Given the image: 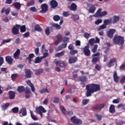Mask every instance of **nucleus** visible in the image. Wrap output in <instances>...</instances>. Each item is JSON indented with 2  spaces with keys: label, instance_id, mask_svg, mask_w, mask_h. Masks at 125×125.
<instances>
[{
  "label": "nucleus",
  "instance_id": "f257e3e1",
  "mask_svg": "<svg viewBox=\"0 0 125 125\" xmlns=\"http://www.w3.org/2000/svg\"><path fill=\"white\" fill-rule=\"evenodd\" d=\"M86 96L87 97H89V96H91L92 93L97 92V91L100 90V85L95 83L87 84L86 85Z\"/></svg>",
  "mask_w": 125,
  "mask_h": 125
},
{
  "label": "nucleus",
  "instance_id": "f03ea898",
  "mask_svg": "<svg viewBox=\"0 0 125 125\" xmlns=\"http://www.w3.org/2000/svg\"><path fill=\"white\" fill-rule=\"evenodd\" d=\"M113 41L118 45H123L125 43V37L118 35L115 36Z\"/></svg>",
  "mask_w": 125,
  "mask_h": 125
},
{
  "label": "nucleus",
  "instance_id": "7ed1b4c3",
  "mask_svg": "<svg viewBox=\"0 0 125 125\" xmlns=\"http://www.w3.org/2000/svg\"><path fill=\"white\" fill-rule=\"evenodd\" d=\"M100 52H97V53L94 54L92 55V57L93 58L92 59V63L93 64H96L98 61H100Z\"/></svg>",
  "mask_w": 125,
  "mask_h": 125
},
{
  "label": "nucleus",
  "instance_id": "20e7f679",
  "mask_svg": "<svg viewBox=\"0 0 125 125\" xmlns=\"http://www.w3.org/2000/svg\"><path fill=\"white\" fill-rule=\"evenodd\" d=\"M83 50V53H84L85 56H90L91 52L89 49V45L87 44L82 49Z\"/></svg>",
  "mask_w": 125,
  "mask_h": 125
},
{
  "label": "nucleus",
  "instance_id": "39448f33",
  "mask_svg": "<svg viewBox=\"0 0 125 125\" xmlns=\"http://www.w3.org/2000/svg\"><path fill=\"white\" fill-rule=\"evenodd\" d=\"M70 120L75 125H81L83 124V121L79 119L76 118L75 116L71 117Z\"/></svg>",
  "mask_w": 125,
  "mask_h": 125
},
{
  "label": "nucleus",
  "instance_id": "423d86ee",
  "mask_svg": "<svg viewBox=\"0 0 125 125\" xmlns=\"http://www.w3.org/2000/svg\"><path fill=\"white\" fill-rule=\"evenodd\" d=\"M104 106L105 104H96L93 105H92L91 107L93 109V110H100V111H101L103 108H104Z\"/></svg>",
  "mask_w": 125,
  "mask_h": 125
},
{
  "label": "nucleus",
  "instance_id": "0eeeda50",
  "mask_svg": "<svg viewBox=\"0 0 125 125\" xmlns=\"http://www.w3.org/2000/svg\"><path fill=\"white\" fill-rule=\"evenodd\" d=\"M115 63H117V58H113L107 62V67L112 68L115 65Z\"/></svg>",
  "mask_w": 125,
  "mask_h": 125
},
{
  "label": "nucleus",
  "instance_id": "6e6552de",
  "mask_svg": "<svg viewBox=\"0 0 125 125\" xmlns=\"http://www.w3.org/2000/svg\"><path fill=\"white\" fill-rule=\"evenodd\" d=\"M36 111L40 115V116L42 118V113H45L46 112V110L44 109V108L42 106H39L38 108H36Z\"/></svg>",
  "mask_w": 125,
  "mask_h": 125
},
{
  "label": "nucleus",
  "instance_id": "1a4fd4ad",
  "mask_svg": "<svg viewBox=\"0 0 125 125\" xmlns=\"http://www.w3.org/2000/svg\"><path fill=\"white\" fill-rule=\"evenodd\" d=\"M19 27H20V24H16L15 26H13L12 29L13 35H18L19 34Z\"/></svg>",
  "mask_w": 125,
  "mask_h": 125
},
{
  "label": "nucleus",
  "instance_id": "9d476101",
  "mask_svg": "<svg viewBox=\"0 0 125 125\" xmlns=\"http://www.w3.org/2000/svg\"><path fill=\"white\" fill-rule=\"evenodd\" d=\"M41 10L40 11V13H45L48 10V5L47 4L44 3L41 5Z\"/></svg>",
  "mask_w": 125,
  "mask_h": 125
},
{
  "label": "nucleus",
  "instance_id": "9b49d317",
  "mask_svg": "<svg viewBox=\"0 0 125 125\" xmlns=\"http://www.w3.org/2000/svg\"><path fill=\"white\" fill-rule=\"evenodd\" d=\"M50 8L52 9H54V8H56L57 6H58V2L56 0H51L50 2Z\"/></svg>",
  "mask_w": 125,
  "mask_h": 125
},
{
  "label": "nucleus",
  "instance_id": "f8f14e48",
  "mask_svg": "<svg viewBox=\"0 0 125 125\" xmlns=\"http://www.w3.org/2000/svg\"><path fill=\"white\" fill-rule=\"evenodd\" d=\"M60 109L62 110V113H63V114L65 115L66 114H68V116H73V114H74V113H73V111L67 112L66 110V108H65V107H64L63 105L60 106Z\"/></svg>",
  "mask_w": 125,
  "mask_h": 125
},
{
  "label": "nucleus",
  "instance_id": "ddd939ff",
  "mask_svg": "<svg viewBox=\"0 0 125 125\" xmlns=\"http://www.w3.org/2000/svg\"><path fill=\"white\" fill-rule=\"evenodd\" d=\"M116 33V29H110L107 32V36L109 38V39H112L114 36V34Z\"/></svg>",
  "mask_w": 125,
  "mask_h": 125
},
{
  "label": "nucleus",
  "instance_id": "4468645a",
  "mask_svg": "<svg viewBox=\"0 0 125 125\" xmlns=\"http://www.w3.org/2000/svg\"><path fill=\"white\" fill-rule=\"evenodd\" d=\"M78 61V57H70L68 59V63L69 64H74V63H76Z\"/></svg>",
  "mask_w": 125,
  "mask_h": 125
},
{
  "label": "nucleus",
  "instance_id": "2eb2a0df",
  "mask_svg": "<svg viewBox=\"0 0 125 125\" xmlns=\"http://www.w3.org/2000/svg\"><path fill=\"white\" fill-rule=\"evenodd\" d=\"M5 61H6L9 65H12V64H13V59H12L11 56H7L5 57Z\"/></svg>",
  "mask_w": 125,
  "mask_h": 125
},
{
  "label": "nucleus",
  "instance_id": "dca6fc26",
  "mask_svg": "<svg viewBox=\"0 0 125 125\" xmlns=\"http://www.w3.org/2000/svg\"><path fill=\"white\" fill-rule=\"evenodd\" d=\"M25 78L30 79L32 78V71L29 69H25Z\"/></svg>",
  "mask_w": 125,
  "mask_h": 125
},
{
  "label": "nucleus",
  "instance_id": "f3484780",
  "mask_svg": "<svg viewBox=\"0 0 125 125\" xmlns=\"http://www.w3.org/2000/svg\"><path fill=\"white\" fill-rule=\"evenodd\" d=\"M113 80L116 83H119V76H118L117 71H115L113 73Z\"/></svg>",
  "mask_w": 125,
  "mask_h": 125
},
{
  "label": "nucleus",
  "instance_id": "a211bd4d",
  "mask_svg": "<svg viewBox=\"0 0 125 125\" xmlns=\"http://www.w3.org/2000/svg\"><path fill=\"white\" fill-rule=\"evenodd\" d=\"M16 92L13 91H10L8 92V95L9 99H14L15 98V94Z\"/></svg>",
  "mask_w": 125,
  "mask_h": 125
},
{
  "label": "nucleus",
  "instance_id": "6ab92c4d",
  "mask_svg": "<svg viewBox=\"0 0 125 125\" xmlns=\"http://www.w3.org/2000/svg\"><path fill=\"white\" fill-rule=\"evenodd\" d=\"M67 42H64V43H62V44L59 45L58 47V51H60V50L64 49V48H66V47H67Z\"/></svg>",
  "mask_w": 125,
  "mask_h": 125
},
{
  "label": "nucleus",
  "instance_id": "aec40b11",
  "mask_svg": "<svg viewBox=\"0 0 125 125\" xmlns=\"http://www.w3.org/2000/svg\"><path fill=\"white\" fill-rule=\"evenodd\" d=\"M19 115L22 114V116H27V109L25 108H22L19 112Z\"/></svg>",
  "mask_w": 125,
  "mask_h": 125
},
{
  "label": "nucleus",
  "instance_id": "412c9836",
  "mask_svg": "<svg viewBox=\"0 0 125 125\" xmlns=\"http://www.w3.org/2000/svg\"><path fill=\"white\" fill-rule=\"evenodd\" d=\"M49 30H50V31H53V27L52 26H47V27H46L45 30V33L46 36H49V34H50V31H49Z\"/></svg>",
  "mask_w": 125,
  "mask_h": 125
},
{
  "label": "nucleus",
  "instance_id": "4be33fe9",
  "mask_svg": "<svg viewBox=\"0 0 125 125\" xmlns=\"http://www.w3.org/2000/svg\"><path fill=\"white\" fill-rule=\"evenodd\" d=\"M21 51L19 49H17L16 51L14 53V58L16 60L19 59V56H20Z\"/></svg>",
  "mask_w": 125,
  "mask_h": 125
},
{
  "label": "nucleus",
  "instance_id": "5701e85b",
  "mask_svg": "<svg viewBox=\"0 0 125 125\" xmlns=\"http://www.w3.org/2000/svg\"><path fill=\"white\" fill-rule=\"evenodd\" d=\"M35 56V54L32 53L29 55V56L25 59L26 61H28L29 64H32V58Z\"/></svg>",
  "mask_w": 125,
  "mask_h": 125
},
{
  "label": "nucleus",
  "instance_id": "b1692460",
  "mask_svg": "<svg viewBox=\"0 0 125 125\" xmlns=\"http://www.w3.org/2000/svg\"><path fill=\"white\" fill-rule=\"evenodd\" d=\"M78 6L75 3H72L71 4V6L69 7L70 10H72V11H76L77 10V8Z\"/></svg>",
  "mask_w": 125,
  "mask_h": 125
},
{
  "label": "nucleus",
  "instance_id": "393cba45",
  "mask_svg": "<svg viewBox=\"0 0 125 125\" xmlns=\"http://www.w3.org/2000/svg\"><path fill=\"white\" fill-rule=\"evenodd\" d=\"M5 12V14L6 15H8L10 12V9L9 8H7L5 9L4 8H3L1 10V13L2 14L4 13Z\"/></svg>",
  "mask_w": 125,
  "mask_h": 125
},
{
  "label": "nucleus",
  "instance_id": "a878e982",
  "mask_svg": "<svg viewBox=\"0 0 125 125\" xmlns=\"http://www.w3.org/2000/svg\"><path fill=\"white\" fill-rule=\"evenodd\" d=\"M65 56V51H62L60 53H57L55 54V57H58L60 58V57H62V56Z\"/></svg>",
  "mask_w": 125,
  "mask_h": 125
},
{
  "label": "nucleus",
  "instance_id": "bb28decb",
  "mask_svg": "<svg viewBox=\"0 0 125 125\" xmlns=\"http://www.w3.org/2000/svg\"><path fill=\"white\" fill-rule=\"evenodd\" d=\"M109 112L111 114H115L116 109L115 108V105L114 104H111L109 107Z\"/></svg>",
  "mask_w": 125,
  "mask_h": 125
},
{
  "label": "nucleus",
  "instance_id": "cd10ccee",
  "mask_svg": "<svg viewBox=\"0 0 125 125\" xmlns=\"http://www.w3.org/2000/svg\"><path fill=\"white\" fill-rule=\"evenodd\" d=\"M104 23L105 25H110V24H112V18L109 19H105L104 21Z\"/></svg>",
  "mask_w": 125,
  "mask_h": 125
},
{
  "label": "nucleus",
  "instance_id": "c85d7f7f",
  "mask_svg": "<svg viewBox=\"0 0 125 125\" xmlns=\"http://www.w3.org/2000/svg\"><path fill=\"white\" fill-rule=\"evenodd\" d=\"M51 25H52V27H54L57 30H60L61 29V26L60 25L56 23H54V22H51Z\"/></svg>",
  "mask_w": 125,
  "mask_h": 125
},
{
  "label": "nucleus",
  "instance_id": "c756f323",
  "mask_svg": "<svg viewBox=\"0 0 125 125\" xmlns=\"http://www.w3.org/2000/svg\"><path fill=\"white\" fill-rule=\"evenodd\" d=\"M13 4L17 9L19 10L21 8V4L18 2H15Z\"/></svg>",
  "mask_w": 125,
  "mask_h": 125
},
{
  "label": "nucleus",
  "instance_id": "7c9ffc66",
  "mask_svg": "<svg viewBox=\"0 0 125 125\" xmlns=\"http://www.w3.org/2000/svg\"><path fill=\"white\" fill-rule=\"evenodd\" d=\"M17 90L20 93H22V92H24L25 91V88L24 86H19Z\"/></svg>",
  "mask_w": 125,
  "mask_h": 125
},
{
  "label": "nucleus",
  "instance_id": "2f4dec72",
  "mask_svg": "<svg viewBox=\"0 0 125 125\" xmlns=\"http://www.w3.org/2000/svg\"><path fill=\"white\" fill-rule=\"evenodd\" d=\"M87 80V78H86L85 76H80L79 78V82H86Z\"/></svg>",
  "mask_w": 125,
  "mask_h": 125
},
{
  "label": "nucleus",
  "instance_id": "473e14b6",
  "mask_svg": "<svg viewBox=\"0 0 125 125\" xmlns=\"http://www.w3.org/2000/svg\"><path fill=\"white\" fill-rule=\"evenodd\" d=\"M120 20V17L118 16H114L113 17V21H112V23L113 24H115L118 22Z\"/></svg>",
  "mask_w": 125,
  "mask_h": 125
},
{
  "label": "nucleus",
  "instance_id": "72a5a7b5",
  "mask_svg": "<svg viewBox=\"0 0 125 125\" xmlns=\"http://www.w3.org/2000/svg\"><path fill=\"white\" fill-rule=\"evenodd\" d=\"M34 29L35 31H37L38 32H42V29L40 26V24H36L34 26Z\"/></svg>",
  "mask_w": 125,
  "mask_h": 125
},
{
  "label": "nucleus",
  "instance_id": "f704fd0d",
  "mask_svg": "<svg viewBox=\"0 0 125 125\" xmlns=\"http://www.w3.org/2000/svg\"><path fill=\"white\" fill-rule=\"evenodd\" d=\"M96 9L95 5H92L89 9V13H94Z\"/></svg>",
  "mask_w": 125,
  "mask_h": 125
},
{
  "label": "nucleus",
  "instance_id": "c9c22d12",
  "mask_svg": "<svg viewBox=\"0 0 125 125\" xmlns=\"http://www.w3.org/2000/svg\"><path fill=\"white\" fill-rule=\"evenodd\" d=\"M72 19L74 20V21H78L80 19V17L78 15H74L72 14L71 16Z\"/></svg>",
  "mask_w": 125,
  "mask_h": 125
},
{
  "label": "nucleus",
  "instance_id": "e433bc0d",
  "mask_svg": "<svg viewBox=\"0 0 125 125\" xmlns=\"http://www.w3.org/2000/svg\"><path fill=\"white\" fill-rule=\"evenodd\" d=\"M19 29H20L21 33H25L26 32V26L20 25Z\"/></svg>",
  "mask_w": 125,
  "mask_h": 125
},
{
  "label": "nucleus",
  "instance_id": "4c0bfd02",
  "mask_svg": "<svg viewBox=\"0 0 125 125\" xmlns=\"http://www.w3.org/2000/svg\"><path fill=\"white\" fill-rule=\"evenodd\" d=\"M63 17H68L71 15V13L69 11H63L62 12Z\"/></svg>",
  "mask_w": 125,
  "mask_h": 125
},
{
  "label": "nucleus",
  "instance_id": "58836bf2",
  "mask_svg": "<svg viewBox=\"0 0 125 125\" xmlns=\"http://www.w3.org/2000/svg\"><path fill=\"white\" fill-rule=\"evenodd\" d=\"M35 4V0H30L27 3L26 6L27 7L32 6Z\"/></svg>",
  "mask_w": 125,
  "mask_h": 125
},
{
  "label": "nucleus",
  "instance_id": "ea45409f",
  "mask_svg": "<svg viewBox=\"0 0 125 125\" xmlns=\"http://www.w3.org/2000/svg\"><path fill=\"white\" fill-rule=\"evenodd\" d=\"M42 62V59L40 58V57H37L35 59L34 63L38 64V63H41Z\"/></svg>",
  "mask_w": 125,
  "mask_h": 125
},
{
  "label": "nucleus",
  "instance_id": "a19ab883",
  "mask_svg": "<svg viewBox=\"0 0 125 125\" xmlns=\"http://www.w3.org/2000/svg\"><path fill=\"white\" fill-rule=\"evenodd\" d=\"M11 41H12V40H11V39L4 40L2 41V42H1V45L5 44V43L10 42H11Z\"/></svg>",
  "mask_w": 125,
  "mask_h": 125
},
{
  "label": "nucleus",
  "instance_id": "79ce46f5",
  "mask_svg": "<svg viewBox=\"0 0 125 125\" xmlns=\"http://www.w3.org/2000/svg\"><path fill=\"white\" fill-rule=\"evenodd\" d=\"M98 48V45L95 44L94 45V47L92 49V52L93 53H96V51H97V48Z\"/></svg>",
  "mask_w": 125,
  "mask_h": 125
},
{
  "label": "nucleus",
  "instance_id": "37998d69",
  "mask_svg": "<svg viewBox=\"0 0 125 125\" xmlns=\"http://www.w3.org/2000/svg\"><path fill=\"white\" fill-rule=\"evenodd\" d=\"M106 28H107V26L104 24L100 26V27L98 28V31H101V30L106 29Z\"/></svg>",
  "mask_w": 125,
  "mask_h": 125
},
{
  "label": "nucleus",
  "instance_id": "c03bdc74",
  "mask_svg": "<svg viewBox=\"0 0 125 125\" xmlns=\"http://www.w3.org/2000/svg\"><path fill=\"white\" fill-rule=\"evenodd\" d=\"M89 43L91 45V46H92V45H94V43H95V39H91L89 40Z\"/></svg>",
  "mask_w": 125,
  "mask_h": 125
},
{
  "label": "nucleus",
  "instance_id": "a18cd8bd",
  "mask_svg": "<svg viewBox=\"0 0 125 125\" xmlns=\"http://www.w3.org/2000/svg\"><path fill=\"white\" fill-rule=\"evenodd\" d=\"M46 92L49 93V90H48L47 88L42 89L40 90V93L41 94L45 93Z\"/></svg>",
  "mask_w": 125,
  "mask_h": 125
},
{
  "label": "nucleus",
  "instance_id": "49530a36",
  "mask_svg": "<svg viewBox=\"0 0 125 125\" xmlns=\"http://www.w3.org/2000/svg\"><path fill=\"white\" fill-rule=\"evenodd\" d=\"M12 111H13V112L14 113V114H17V113L19 112V108L17 107H15L12 109Z\"/></svg>",
  "mask_w": 125,
  "mask_h": 125
},
{
  "label": "nucleus",
  "instance_id": "de8ad7c7",
  "mask_svg": "<svg viewBox=\"0 0 125 125\" xmlns=\"http://www.w3.org/2000/svg\"><path fill=\"white\" fill-rule=\"evenodd\" d=\"M31 117L32 119L34 120V121H38V117H36L35 115H34V113H33V111H31Z\"/></svg>",
  "mask_w": 125,
  "mask_h": 125
},
{
  "label": "nucleus",
  "instance_id": "09e8293b",
  "mask_svg": "<svg viewBox=\"0 0 125 125\" xmlns=\"http://www.w3.org/2000/svg\"><path fill=\"white\" fill-rule=\"evenodd\" d=\"M66 66H67V64L64 62V61L61 62L60 63V67H61L62 68H65Z\"/></svg>",
  "mask_w": 125,
  "mask_h": 125
},
{
  "label": "nucleus",
  "instance_id": "8fccbe9b",
  "mask_svg": "<svg viewBox=\"0 0 125 125\" xmlns=\"http://www.w3.org/2000/svg\"><path fill=\"white\" fill-rule=\"evenodd\" d=\"M94 16L96 18H99L100 17H102V14L101 13H99L98 12H97L94 15Z\"/></svg>",
  "mask_w": 125,
  "mask_h": 125
},
{
  "label": "nucleus",
  "instance_id": "3c124183",
  "mask_svg": "<svg viewBox=\"0 0 125 125\" xmlns=\"http://www.w3.org/2000/svg\"><path fill=\"white\" fill-rule=\"evenodd\" d=\"M95 117H96L97 120L98 121H101V120H102V115H99V114L96 113L95 114Z\"/></svg>",
  "mask_w": 125,
  "mask_h": 125
},
{
  "label": "nucleus",
  "instance_id": "603ef678",
  "mask_svg": "<svg viewBox=\"0 0 125 125\" xmlns=\"http://www.w3.org/2000/svg\"><path fill=\"white\" fill-rule=\"evenodd\" d=\"M42 72H43L42 69L40 68L36 71L35 75H41V74H42Z\"/></svg>",
  "mask_w": 125,
  "mask_h": 125
},
{
  "label": "nucleus",
  "instance_id": "864d4df0",
  "mask_svg": "<svg viewBox=\"0 0 125 125\" xmlns=\"http://www.w3.org/2000/svg\"><path fill=\"white\" fill-rule=\"evenodd\" d=\"M17 77H18V74H12L11 75V79L12 80V81H15V80H16V78H17Z\"/></svg>",
  "mask_w": 125,
  "mask_h": 125
},
{
  "label": "nucleus",
  "instance_id": "5fc2aeb1",
  "mask_svg": "<svg viewBox=\"0 0 125 125\" xmlns=\"http://www.w3.org/2000/svg\"><path fill=\"white\" fill-rule=\"evenodd\" d=\"M53 20L56 21H59L60 20V17L59 15H55L53 17Z\"/></svg>",
  "mask_w": 125,
  "mask_h": 125
},
{
  "label": "nucleus",
  "instance_id": "6e6d98bb",
  "mask_svg": "<svg viewBox=\"0 0 125 125\" xmlns=\"http://www.w3.org/2000/svg\"><path fill=\"white\" fill-rule=\"evenodd\" d=\"M78 53V50H71L70 51V54L71 55H75V54Z\"/></svg>",
  "mask_w": 125,
  "mask_h": 125
},
{
  "label": "nucleus",
  "instance_id": "4d7b16f0",
  "mask_svg": "<svg viewBox=\"0 0 125 125\" xmlns=\"http://www.w3.org/2000/svg\"><path fill=\"white\" fill-rule=\"evenodd\" d=\"M118 108H122L123 110H125V105L124 104H120L117 106Z\"/></svg>",
  "mask_w": 125,
  "mask_h": 125
},
{
  "label": "nucleus",
  "instance_id": "13d9d810",
  "mask_svg": "<svg viewBox=\"0 0 125 125\" xmlns=\"http://www.w3.org/2000/svg\"><path fill=\"white\" fill-rule=\"evenodd\" d=\"M88 102H89V100L86 99H83L82 101V103L83 105H86V104H87Z\"/></svg>",
  "mask_w": 125,
  "mask_h": 125
},
{
  "label": "nucleus",
  "instance_id": "bf43d9fd",
  "mask_svg": "<svg viewBox=\"0 0 125 125\" xmlns=\"http://www.w3.org/2000/svg\"><path fill=\"white\" fill-rule=\"evenodd\" d=\"M56 38L57 39V40H59L60 41H62V35L60 34H58L56 36Z\"/></svg>",
  "mask_w": 125,
  "mask_h": 125
},
{
  "label": "nucleus",
  "instance_id": "052dcab7",
  "mask_svg": "<svg viewBox=\"0 0 125 125\" xmlns=\"http://www.w3.org/2000/svg\"><path fill=\"white\" fill-rule=\"evenodd\" d=\"M23 38H29L30 37V32H27L23 35Z\"/></svg>",
  "mask_w": 125,
  "mask_h": 125
},
{
  "label": "nucleus",
  "instance_id": "680f3d73",
  "mask_svg": "<svg viewBox=\"0 0 125 125\" xmlns=\"http://www.w3.org/2000/svg\"><path fill=\"white\" fill-rule=\"evenodd\" d=\"M42 54H43V58H46V57L48 56V51H46V52H43Z\"/></svg>",
  "mask_w": 125,
  "mask_h": 125
},
{
  "label": "nucleus",
  "instance_id": "e2e57ef3",
  "mask_svg": "<svg viewBox=\"0 0 125 125\" xmlns=\"http://www.w3.org/2000/svg\"><path fill=\"white\" fill-rule=\"evenodd\" d=\"M95 69L97 70V71H100V70H101V65L97 64L95 66Z\"/></svg>",
  "mask_w": 125,
  "mask_h": 125
},
{
  "label": "nucleus",
  "instance_id": "0e129e2a",
  "mask_svg": "<svg viewBox=\"0 0 125 125\" xmlns=\"http://www.w3.org/2000/svg\"><path fill=\"white\" fill-rule=\"evenodd\" d=\"M4 63V61L3 60V57H0V67Z\"/></svg>",
  "mask_w": 125,
  "mask_h": 125
},
{
  "label": "nucleus",
  "instance_id": "69168bd1",
  "mask_svg": "<svg viewBox=\"0 0 125 125\" xmlns=\"http://www.w3.org/2000/svg\"><path fill=\"white\" fill-rule=\"evenodd\" d=\"M113 103L118 104V103H120V98H117L116 99H114L112 101Z\"/></svg>",
  "mask_w": 125,
  "mask_h": 125
},
{
  "label": "nucleus",
  "instance_id": "338daca9",
  "mask_svg": "<svg viewBox=\"0 0 125 125\" xmlns=\"http://www.w3.org/2000/svg\"><path fill=\"white\" fill-rule=\"evenodd\" d=\"M68 47L69 50H73L75 49V47H74V45H73V44H70Z\"/></svg>",
  "mask_w": 125,
  "mask_h": 125
},
{
  "label": "nucleus",
  "instance_id": "774afa93",
  "mask_svg": "<svg viewBox=\"0 0 125 125\" xmlns=\"http://www.w3.org/2000/svg\"><path fill=\"white\" fill-rule=\"evenodd\" d=\"M83 36L85 39H88V38H89V36H90V34H89L88 33L85 32L84 33Z\"/></svg>",
  "mask_w": 125,
  "mask_h": 125
}]
</instances>
